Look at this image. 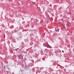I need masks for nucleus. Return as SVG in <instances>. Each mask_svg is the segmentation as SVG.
Here are the masks:
<instances>
[{
    "mask_svg": "<svg viewBox=\"0 0 74 74\" xmlns=\"http://www.w3.org/2000/svg\"><path fill=\"white\" fill-rule=\"evenodd\" d=\"M55 31L56 32H59V29H58V30L55 29Z\"/></svg>",
    "mask_w": 74,
    "mask_h": 74,
    "instance_id": "obj_2",
    "label": "nucleus"
},
{
    "mask_svg": "<svg viewBox=\"0 0 74 74\" xmlns=\"http://www.w3.org/2000/svg\"><path fill=\"white\" fill-rule=\"evenodd\" d=\"M35 4H36V3H34Z\"/></svg>",
    "mask_w": 74,
    "mask_h": 74,
    "instance_id": "obj_11",
    "label": "nucleus"
},
{
    "mask_svg": "<svg viewBox=\"0 0 74 74\" xmlns=\"http://www.w3.org/2000/svg\"><path fill=\"white\" fill-rule=\"evenodd\" d=\"M63 23H64V21H62V22H60V23H61V24H63Z\"/></svg>",
    "mask_w": 74,
    "mask_h": 74,
    "instance_id": "obj_5",
    "label": "nucleus"
},
{
    "mask_svg": "<svg viewBox=\"0 0 74 74\" xmlns=\"http://www.w3.org/2000/svg\"><path fill=\"white\" fill-rule=\"evenodd\" d=\"M19 51H21V49H19Z\"/></svg>",
    "mask_w": 74,
    "mask_h": 74,
    "instance_id": "obj_10",
    "label": "nucleus"
},
{
    "mask_svg": "<svg viewBox=\"0 0 74 74\" xmlns=\"http://www.w3.org/2000/svg\"><path fill=\"white\" fill-rule=\"evenodd\" d=\"M19 58L20 59H21L23 58V56L21 55H20V56H19Z\"/></svg>",
    "mask_w": 74,
    "mask_h": 74,
    "instance_id": "obj_1",
    "label": "nucleus"
},
{
    "mask_svg": "<svg viewBox=\"0 0 74 74\" xmlns=\"http://www.w3.org/2000/svg\"><path fill=\"white\" fill-rule=\"evenodd\" d=\"M62 52H63V53H64V51H63V50H62Z\"/></svg>",
    "mask_w": 74,
    "mask_h": 74,
    "instance_id": "obj_9",
    "label": "nucleus"
},
{
    "mask_svg": "<svg viewBox=\"0 0 74 74\" xmlns=\"http://www.w3.org/2000/svg\"><path fill=\"white\" fill-rule=\"evenodd\" d=\"M18 28H17L16 29V30H17V31H18Z\"/></svg>",
    "mask_w": 74,
    "mask_h": 74,
    "instance_id": "obj_6",
    "label": "nucleus"
},
{
    "mask_svg": "<svg viewBox=\"0 0 74 74\" xmlns=\"http://www.w3.org/2000/svg\"><path fill=\"white\" fill-rule=\"evenodd\" d=\"M18 53H19V52H18Z\"/></svg>",
    "mask_w": 74,
    "mask_h": 74,
    "instance_id": "obj_12",
    "label": "nucleus"
},
{
    "mask_svg": "<svg viewBox=\"0 0 74 74\" xmlns=\"http://www.w3.org/2000/svg\"><path fill=\"white\" fill-rule=\"evenodd\" d=\"M53 64H55V65H56V64H56V62H54L53 63Z\"/></svg>",
    "mask_w": 74,
    "mask_h": 74,
    "instance_id": "obj_4",
    "label": "nucleus"
},
{
    "mask_svg": "<svg viewBox=\"0 0 74 74\" xmlns=\"http://www.w3.org/2000/svg\"><path fill=\"white\" fill-rule=\"evenodd\" d=\"M46 46L47 47H48V48H50V46L49 45H47Z\"/></svg>",
    "mask_w": 74,
    "mask_h": 74,
    "instance_id": "obj_3",
    "label": "nucleus"
},
{
    "mask_svg": "<svg viewBox=\"0 0 74 74\" xmlns=\"http://www.w3.org/2000/svg\"><path fill=\"white\" fill-rule=\"evenodd\" d=\"M61 66L63 68H64V65H62Z\"/></svg>",
    "mask_w": 74,
    "mask_h": 74,
    "instance_id": "obj_7",
    "label": "nucleus"
},
{
    "mask_svg": "<svg viewBox=\"0 0 74 74\" xmlns=\"http://www.w3.org/2000/svg\"><path fill=\"white\" fill-rule=\"evenodd\" d=\"M21 62H24V61L23 60H21Z\"/></svg>",
    "mask_w": 74,
    "mask_h": 74,
    "instance_id": "obj_8",
    "label": "nucleus"
}]
</instances>
